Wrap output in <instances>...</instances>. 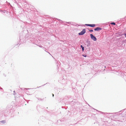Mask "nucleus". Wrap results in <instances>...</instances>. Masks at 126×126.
<instances>
[{"mask_svg": "<svg viewBox=\"0 0 126 126\" xmlns=\"http://www.w3.org/2000/svg\"><path fill=\"white\" fill-rule=\"evenodd\" d=\"M85 29H83L82 31L79 33V35H83L85 33Z\"/></svg>", "mask_w": 126, "mask_h": 126, "instance_id": "obj_1", "label": "nucleus"}, {"mask_svg": "<svg viewBox=\"0 0 126 126\" xmlns=\"http://www.w3.org/2000/svg\"><path fill=\"white\" fill-rule=\"evenodd\" d=\"M91 38L94 41H96V38L92 34H90Z\"/></svg>", "mask_w": 126, "mask_h": 126, "instance_id": "obj_2", "label": "nucleus"}, {"mask_svg": "<svg viewBox=\"0 0 126 126\" xmlns=\"http://www.w3.org/2000/svg\"><path fill=\"white\" fill-rule=\"evenodd\" d=\"M85 25L92 27H94L95 26V25L94 24H86Z\"/></svg>", "mask_w": 126, "mask_h": 126, "instance_id": "obj_3", "label": "nucleus"}, {"mask_svg": "<svg viewBox=\"0 0 126 126\" xmlns=\"http://www.w3.org/2000/svg\"><path fill=\"white\" fill-rule=\"evenodd\" d=\"M101 28H99V27H97L95 29H94V30L95 31H98L100 30H101Z\"/></svg>", "mask_w": 126, "mask_h": 126, "instance_id": "obj_4", "label": "nucleus"}, {"mask_svg": "<svg viewBox=\"0 0 126 126\" xmlns=\"http://www.w3.org/2000/svg\"><path fill=\"white\" fill-rule=\"evenodd\" d=\"M0 123H3V124H4V123H5V121L3 120V121H1L0 122Z\"/></svg>", "mask_w": 126, "mask_h": 126, "instance_id": "obj_5", "label": "nucleus"}, {"mask_svg": "<svg viewBox=\"0 0 126 126\" xmlns=\"http://www.w3.org/2000/svg\"><path fill=\"white\" fill-rule=\"evenodd\" d=\"M81 47L82 49V50L83 51H84V47H83V46L82 45L81 46Z\"/></svg>", "mask_w": 126, "mask_h": 126, "instance_id": "obj_6", "label": "nucleus"}, {"mask_svg": "<svg viewBox=\"0 0 126 126\" xmlns=\"http://www.w3.org/2000/svg\"><path fill=\"white\" fill-rule=\"evenodd\" d=\"M111 24H113L115 25V23L114 22H112L111 23Z\"/></svg>", "mask_w": 126, "mask_h": 126, "instance_id": "obj_7", "label": "nucleus"}, {"mask_svg": "<svg viewBox=\"0 0 126 126\" xmlns=\"http://www.w3.org/2000/svg\"><path fill=\"white\" fill-rule=\"evenodd\" d=\"M89 31L90 32H93V30H89Z\"/></svg>", "mask_w": 126, "mask_h": 126, "instance_id": "obj_8", "label": "nucleus"}, {"mask_svg": "<svg viewBox=\"0 0 126 126\" xmlns=\"http://www.w3.org/2000/svg\"><path fill=\"white\" fill-rule=\"evenodd\" d=\"M83 56L84 57H86V55H83Z\"/></svg>", "mask_w": 126, "mask_h": 126, "instance_id": "obj_9", "label": "nucleus"}, {"mask_svg": "<svg viewBox=\"0 0 126 126\" xmlns=\"http://www.w3.org/2000/svg\"><path fill=\"white\" fill-rule=\"evenodd\" d=\"M125 37H126V33L125 34Z\"/></svg>", "mask_w": 126, "mask_h": 126, "instance_id": "obj_10", "label": "nucleus"}, {"mask_svg": "<svg viewBox=\"0 0 126 126\" xmlns=\"http://www.w3.org/2000/svg\"><path fill=\"white\" fill-rule=\"evenodd\" d=\"M54 94H53V96H54Z\"/></svg>", "mask_w": 126, "mask_h": 126, "instance_id": "obj_11", "label": "nucleus"}]
</instances>
